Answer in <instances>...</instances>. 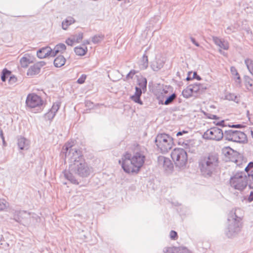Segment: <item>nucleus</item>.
Returning a JSON list of instances; mask_svg holds the SVG:
<instances>
[{"label":"nucleus","instance_id":"423d86ee","mask_svg":"<svg viewBox=\"0 0 253 253\" xmlns=\"http://www.w3.org/2000/svg\"><path fill=\"white\" fill-rule=\"evenodd\" d=\"M155 142L158 148L163 153L168 152L172 148L173 145V138L166 133L158 134Z\"/></svg>","mask_w":253,"mask_h":253},{"label":"nucleus","instance_id":"7ed1b4c3","mask_svg":"<svg viewBox=\"0 0 253 253\" xmlns=\"http://www.w3.org/2000/svg\"><path fill=\"white\" fill-rule=\"evenodd\" d=\"M219 155L216 153H211L199 160V168L201 174L206 177L212 176L218 168Z\"/></svg>","mask_w":253,"mask_h":253},{"label":"nucleus","instance_id":"4d7b16f0","mask_svg":"<svg viewBox=\"0 0 253 253\" xmlns=\"http://www.w3.org/2000/svg\"><path fill=\"white\" fill-rule=\"evenodd\" d=\"M234 31L232 30V27H227V28L225 30V32L228 34H230L231 32H233Z\"/></svg>","mask_w":253,"mask_h":253},{"label":"nucleus","instance_id":"4be33fe9","mask_svg":"<svg viewBox=\"0 0 253 253\" xmlns=\"http://www.w3.org/2000/svg\"><path fill=\"white\" fill-rule=\"evenodd\" d=\"M189 85L191 87L193 93H198L200 92L201 90L206 88V87H204L203 85L200 83H195Z\"/></svg>","mask_w":253,"mask_h":253},{"label":"nucleus","instance_id":"473e14b6","mask_svg":"<svg viewBox=\"0 0 253 253\" xmlns=\"http://www.w3.org/2000/svg\"><path fill=\"white\" fill-rule=\"evenodd\" d=\"M192 141L191 140H185L184 141H182L180 139L178 140V144L179 145L181 144L183 146L185 149L190 148V146L191 144V142Z\"/></svg>","mask_w":253,"mask_h":253},{"label":"nucleus","instance_id":"aec40b11","mask_svg":"<svg viewBox=\"0 0 253 253\" xmlns=\"http://www.w3.org/2000/svg\"><path fill=\"white\" fill-rule=\"evenodd\" d=\"M146 50L145 51V53ZM139 68L141 70H145L148 66V58L146 53H144L139 61Z\"/></svg>","mask_w":253,"mask_h":253},{"label":"nucleus","instance_id":"f8f14e48","mask_svg":"<svg viewBox=\"0 0 253 253\" xmlns=\"http://www.w3.org/2000/svg\"><path fill=\"white\" fill-rule=\"evenodd\" d=\"M245 170L247 172L249 176V188L253 189V162H251L245 167ZM249 202L253 201V191H251L250 194L248 198Z\"/></svg>","mask_w":253,"mask_h":253},{"label":"nucleus","instance_id":"603ef678","mask_svg":"<svg viewBox=\"0 0 253 253\" xmlns=\"http://www.w3.org/2000/svg\"><path fill=\"white\" fill-rule=\"evenodd\" d=\"M192 78L196 79L198 81H200L201 80V77L198 75L197 72H194L193 74Z\"/></svg>","mask_w":253,"mask_h":253},{"label":"nucleus","instance_id":"39448f33","mask_svg":"<svg viewBox=\"0 0 253 253\" xmlns=\"http://www.w3.org/2000/svg\"><path fill=\"white\" fill-rule=\"evenodd\" d=\"M230 184L232 188L240 191L245 189L247 185L249 186V176L246 170L237 172L231 177Z\"/></svg>","mask_w":253,"mask_h":253},{"label":"nucleus","instance_id":"4468645a","mask_svg":"<svg viewBox=\"0 0 253 253\" xmlns=\"http://www.w3.org/2000/svg\"><path fill=\"white\" fill-rule=\"evenodd\" d=\"M165 61L164 59L161 57H156L155 59L152 61L150 64V67L154 71H158L164 66Z\"/></svg>","mask_w":253,"mask_h":253},{"label":"nucleus","instance_id":"338daca9","mask_svg":"<svg viewBox=\"0 0 253 253\" xmlns=\"http://www.w3.org/2000/svg\"><path fill=\"white\" fill-rule=\"evenodd\" d=\"M85 43L86 44H89V42H88V41H87Z\"/></svg>","mask_w":253,"mask_h":253},{"label":"nucleus","instance_id":"5701e85b","mask_svg":"<svg viewBox=\"0 0 253 253\" xmlns=\"http://www.w3.org/2000/svg\"><path fill=\"white\" fill-rule=\"evenodd\" d=\"M87 51V47L77 46L74 48V51L76 54L79 56H83L86 54Z\"/></svg>","mask_w":253,"mask_h":253},{"label":"nucleus","instance_id":"a878e982","mask_svg":"<svg viewBox=\"0 0 253 253\" xmlns=\"http://www.w3.org/2000/svg\"><path fill=\"white\" fill-rule=\"evenodd\" d=\"M225 98L226 100L229 101H233L237 103H238L240 102L239 97L234 93H228L225 96Z\"/></svg>","mask_w":253,"mask_h":253},{"label":"nucleus","instance_id":"de8ad7c7","mask_svg":"<svg viewBox=\"0 0 253 253\" xmlns=\"http://www.w3.org/2000/svg\"><path fill=\"white\" fill-rule=\"evenodd\" d=\"M216 125L218 126H221L222 127H225L228 126V124H227L225 121L222 120L221 121L218 122L216 123Z\"/></svg>","mask_w":253,"mask_h":253},{"label":"nucleus","instance_id":"20e7f679","mask_svg":"<svg viewBox=\"0 0 253 253\" xmlns=\"http://www.w3.org/2000/svg\"><path fill=\"white\" fill-rule=\"evenodd\" d=\"M242 218L231 211L228 217V225L225 230V234L229 238L236 236L241 231L242 228Z\"/></svg>","mask_w":253,"mask_h":253},{"label":"nucleus","instance_id":"7c9ffc66","mask_svg":"<svg viewBox=\"0 0 253 253\" xmlns=\"http://www.w3.org/2000/svg\"><path fill=\"white\" fill-rule=\"evenodd\" d=\"M11 72L7 70V69H4L2 72L1 75V80L2 82H5L6 79L8 78L9 76L10 75Z\"/></svg>","mask_w":253,"mask_h":253},{"label":"nucleus","instance_id":"2eb2a0df","mask_svg":"<svg viewBox=\"0 0 253 253\" xmlns=\"http://www.w3.org/2000/svg\"><path fill=\"white\" fill-rule=\"evenodd\" d=\"M212 40L214 43L220 49L219 51L222 53V50L221 49L224 50H227L229 48V43L227 41H225L223 39H220L217 37H212Z\"/></svg>","mask_w":253,"mask_h":253},{"label":"nucleus","instance_id":"f704fd0d","mask_svg":"<svg viewBox=\"0 0 253 253\" xmlns=\"http://www.w3.org/2000/svg\"><path fill=\"white\" fill-rule=\"evenodd\" d=\"M55 116V114L53 113L50 111H49L47 113L44 114V118L45 120L51 121Z\"/></svg>","mask_w":253,"mask_h":253},{"label":"nucleus","instance_id":"dca6fc26","mask_svg":"<svg viewBox=\"0 0 253 253\" xmlns=\"http://www.w3.org/2000/svg\"><path fill=\"white\" fill-rule=\"evenodd\" d=\"M51 52V48L48 46H46L38 50L37 52V55L39 58L42 59L50 56Z\"/></svg>","mask_w":253,"mask_h":253},{"label":"nucleus","instance_id":"c756f323","mask_svg":"<svg viewBox=\"0 0 253 253\" xmlns=\"http://www.w3.org/2000/svg\"><path fill=\"white\" fill-rule=\"evenodd\" d=\"M104 38V36L102 34L96 35L92 38V42L94 44L100 42Z\"/></svg>","mask_w":253,"mask_h":253},{"label":"nucleus","instance_id":"9d476101","mask_svg":"<svg viewBox=\"0 0 253 253\" xmlns=\"http://www.w3.org/2000/svg\"><path fill=\"white\" fill-rule=\"evenodd\" d=\"M224 137L223 130L217 127H211L208 129L203 134L205 139L219 141Z\"/></svg>","mask_w":253,"mask_h":253},{"label":"nucleus","instance_id":"2f4dec72","mask_svg":"<svg viewBox=\"0 0 253 253\" xmlns=\"http://www.w3.org/2000/svg\"><path fill=\"white\" fill-rule=\"evenodd\" d=\"M20 62L21 66L23 68L27 67L29 64L31 63L30 59L26 57H23L20 59Z\"/></svg>","mask_w":253,"mask_h":253},{"label":"nucleus","instance_id":"09e8293b","mask_svg":"<svg viewBox=\"0 0 253 253\" xmlns=\"http://www.w3.org/2000/svg\"><path fill=\"white\" fill-rule=\"evenodd\" d=\"M205 115L209 119H213V120H217L219 119V117L215 115H213V114H205Z\"/></svg>","mask_w":253,"mask_h":253},{"label":"nucleus","instance_id":"a18cd8bd","mask_svg":"<svg viewBox=\"0 0 253 253\" xmlns=\"http://www.w3.org/2000/svg\"><path fill=\"white\" fill-rule=\"evenodd\" d=\"M169 236L171 239L175 240L177 237V232L175 231L171 230L170 232Z\"/></svg>","mask_w":253,"mask_h":253},{"label":"nucleus","instance_id":"a19ab883","mask_svg":"<svg viewBox=\"0 0 253 253\" xmlns=\"http://www.w3.org/2000/svg\"><path fill=\"white\" fill-rule=\"evenodd\" d=\"M59 108V105L58 104H54L52 107V108L50 109L49 111L52 112L53 113L56 115V112L58 111Z\"/></svg>","mask_w":253,"mask_h":253},{"label":"nucleus","instance_id":"6e6d98bb","mask_svg":"<svg viewBox=\"0 0 253 253\" xmlns=\"http://www.w3.org/2000/svg\"><path fill=\"white\" fill-rule=\"evenodd\" d=\"M188 133L187 131L185 130H182V131H179L176 133L177 136H181L184 134H187Z\"/></svg>","mask_w":253,"mask_h":253},{"label":"nucleus","instance_id":"f03ea898","mask_svg":"<svg viewBox=\"0 0 253 253\" xmlns=\"http://www.w3.org/2000/svg\"><path fill=\"white\" fill-rule=\"evenodd\" d=\"M145 156L140 152H136L133 156L126 153L122 156L119 163L126 173H138L144 165Z\"/></svg>","mask_w":253,"mask_h":253},{"label":"nucleus","instance_id":"c9c22d12","mask_svg":"<svg viewBox=\"0 0 253 253\" xmlns=\"http://www.w3.org/2000/svg\"><path fill=\"white\" fill-rule=\"evenodd\" d=\"M176 248L175 247H166L164 248L163 251L164 253H176Z\"/></svg>","mask_w":253,"mask_h":253},{"label":"nucleus","instance_id":"5fc2aeb1","mask_svg":"<svg viewBox=\"0 0 253 253\" xmlns=\"http://www.w3.org/2000/svg\"><path fill=\"white\" fill-rule=\"evenodd\" d=\"M190 40H191V41L192 42L195 44L196 46L197 47H199L200 46V44H199V43L196 42V41L195 40V39L193 38V37H190Z\"/></svg>","mask_w":253,"mask_h":253},{"label":"nucleus","instance_id":"69168bd1","mask_svg":"<svg viewBox=\"0 0 253 253\" xmlns=\"http://www.w3.org/2000/svg\"><path fill=\"white\" fill-rule=\"evenodd\" d=\"M249 114H250L249 111H247V116H249Z\"/></svg>","mask_w":253,"mask_h":253},{"label":"nucleus","instance_id":"b1692460","mask_svg":"<svg viewBox=\"0 0 253 253\" xmlns=\"http://www.w3.org/2000/svg\"><path fill=\"white\" fill-rule=\"evenodd\" d=\"M138 85H139L138 87H140L143 90V92H144L146 91L147 88V81L145 78H141L138 80Z\"/></svg>","mask_w":253,"mask_h":253},{"label":"nucleus","instance_id":"58836bf2","mask_svg":"<svg viewBox=\"0 0 253 253\" xmlns=\"http://www.w3.org/2000/svg\"><path fill=\"white\" fill-rule=\"evenodd\" d=\"M8 206V203L3 199L0 198V211H3Z\"/></svg>","mask_w":253,"mask_h":253},{"label":"nucleus","instance_id":"13d9d810","mask_svg":"<svg viewBox=\"0 0 253 253\" xmlns=\"http://www.w3.org/2000/svg\"><path fill=\"white\" fill-rule=\"evenodd\" d=\"M17 79L14 76L10 77L9 80V82L11 83H14L16 82Z\"/></svg>","mask_w":253,"mask_h":253},{"label":"nucleus","instance_id":"052dcab7","mask_svg":"<svg viewBox=\"0 0 253 253\" xmlns=\"http://www.w3.org/2000/svg\"><path fill=\"white\" fill-rule=\"evenodd\" d=\"M192 74V72H188V76L186 78V80L187 81H190V80H192V79H193L194 78H192V77H191V75Z\"/></svg>","mask_w":253,"mask_h":253},{"label":"nucleus","instance_id":"3c124183","mask_svg":"<svg viewBox=\"0 0 253 253\" xmlns=\"http://www.w3.org/2000/svg\"><path fill=\"white\" fill-rule=\"evenodd\" d=\"M56 49H56L55 46L54 47V48L53 50L51 49V54H50V56L54 57L55 55H56L59 52H61L59 50H56Z\"/></svg>","mask_w":253,"mask_h":253},{"label":"nucleus","instance_id":"9b49d317","mask_svg":"<svg viewBox=\"0 0 253 253\" xmlns=\"http://www.w3.org/2000/svg\"><path fill=\"white\" fill-rule=\"evenodd\" d=\"M13 219L17 222L25 225L28 224L31 220V214L26 211H15Z\"/></svg>","mask_w":253,"mask_h":253},{"label":"nucleus","instance_id":"a211bd4d","mask_svg":"<svg viewBox=\"0 0 253 253\" xmlns=\"http://www.w3.org/2000/svg\"><path fill=\"white\" fill-rule=\"evenodd\" d=\"M17 145L21 150H27L29 146V141L24 137H20L18 139Z\"/></svg>","mask_w":253,"mask_h":253},{"label":"nucleus","instance_id":"bf43d9fd","mask_svg":"<svg viewBox=\"0 0 253 253\" xmlns=\"http://www.w3.org/2000/svg\"><path fill=\"white\" fill-rule=\"evenodd\" d=\"M85 106L87 107H92L93 106V103L90 101H87L85 102Z\"/></svg>","mask_w":253,"mask_h":253},{"label":"nucleus","instance_id":"c03bdc74","mask_svg":"<svg viewBox=\"0 0 253 253\" xmlns=\"http://www.w3.org/2000/svg\"><path fill=\"white\" fill-rule=\"evenodd\" d=\"M136 72L134 70H131L126 75V79H132L133 76L135 74Z\"/></svg>","mask_w":253,"mask_h":253},{"label":"nucleus","instance_id":"cd10ccee","mask_svg":"<svg viewBox=\"0 0 253 253\" xmlns=\"http://www.w3.org/2000/svg\"><path fill=\"white\" fill-rule=\"evenodd\" d=\"M182 94L183 97L186 98H188L192 95L193 92L190 85L182 91Z\"/></svg>","mask_w":253,"mask_h":253},{"label":"nucleus","instance_id":"e2e57ef3","mask_svg":"<svg viewBox=\"0 0 253 253\" xmlns=\"http://www.w3.org/2000/svg\"><path fill=\"white\" fill-rule=\"evenodd\" d=\"M251 136H252V138H253V130L251 131Z\"/></svg>","mask_w":253,"mask_h":253},{"label":"nucleus","instance_id":"f3484780","mask_svg":"<svg viewBox=\"0 0 253 253\" xmlns=\"http://www.w3.org/2000/svg\"><path fill=\"white\" fill-rule=\"evenodd\" d=\"M44 64L42 62L40 63V65L39 64H36L32 66L28 69L27 72L28 75L34 76L39 74L41 70V66H43Z\"/></svg>","mask_w":253,"mask_h":253},{"label":"nucleus","instance_id":"0e129e2a","mask_svg":"<svg viewBox=\"0 0 253 253\" xmlns=\"http://www.w3.org/2000/svg\"><path fill=\"white\" fill-rule=\"evenodd\" d=\"M2 140V142H3V145H5V144H6V142H5V141L4 140V139L3 140Z\"/></svg>","mask_w":253,"mask_h":253},{"label":"nucleus","instance_id":"864d4df0","mask_svg":"<svg viewBox=\"0 0 253 253\" xmlns=\"http://www.w3.org/2000/svg\"><path fill=\"white\" fill-rule=\"evenodd\" d=\"M228 126L229 127H233V128H242L244 126L241 124H237V125H228Z\"/></svg>","mask_w":253,"mask_h":253},{"label":"nucleus","instance_id":"49530a36","mask_svg":"<svg viewBox=\"0 0 253 253\" xmlns=\"http://www.w3.org/2000/svg\"><path fill=\"white\" fill-rule=\"evenodd\" d=\"M135 91L134 95H138V96H141L143 90L141 89H140V87H138V86H136L135 87Z\"/></svg>","mask_w":253,"mask_h":253},{"label":"nucleus","instance_id":"4c0bfd02","mask_svg":"<svg viewBox=\"0 0 253 253\" xmlns=\"http://www.w3.org/2000/svg\"><path fill=\"white\" fill-rule=\"evenodd\" d=\"M140 97L141 96H140L135 95L134 94V95H132L130 97V98L134 102L137 103H138L139 104H140V105H142L143 104V102L140 99Z\"/></svg>","mask_w":253,"mask_h":253},{"label":"nucleus","instance_id":"1a4fd4ad","mask_svg":"<svg viewBox=\"0 0 253 253\" xmlns=\"http://www.w3.org/2000/svg\"><path fill=\"white\" fill-rule=\"evenodd\" d=\"M26 104L28 107L30 108H36L37 112H40L42 111V106L43 104V101L41 97L39 95L32 93L28 95Z\"/></svg>","mask_w":253,"mask_h":253},{"label":"nucleus","instance_id":"680f3d73","mask_svg":"<svg viewBox=\"0 0 253 253\" xmlns=\"http://www.w3.org/2000/svg\"><path fill=\"white\" fill-rule=\"evenodd\" d=\"M0 138H1L2 140H3L4 139V136H3V132H2V130L1 129L0 130Z\"/></svg>","mask_w":253,"mask_h":253},{"label":"nucleus","instance_id":"412c9836","mask_svg":"<svg viewBox=\"0 0 253 253\" xmlns=\"http://www.w3.org/2000/svg\"><path fill=\"white\" fill-rule=\"evenodd\" d=\"M66 59L62 55H58L54 60V65L56 67H61L65 63Z\"/></svg>","mask_w":253,"mask_h":253},{"label":"nucleus","instance_id":"ea45409f","mask_svg":"<svg viewBox=\"0 0 253 253\" xmlns=\"http://www.w3.org/2000/svg\"><path fill=\"white\" fill-rule=\"evenodd\" d=\"M56 50H59L61 52L64 51L66 49V45L64 43H59L56 46Z\"/></svg>","mask_w":253,"mask_h":253},{"label":"nucleus","instance_id":"0eeeda50","mask_svg":"<svg viewBox=\"0 0 253 253\" xmlns=\"http://www.w3.org/2000/svg\"><path fill=\"white\" fill-rule=\"evenodd\" d=\"M171 157L176 167L181 169L186 167L187 154L184 149L175 148L171 153Z\"/></svg>","mask_w":253,"mask_h":253},{"label":"nucleus","instance_id":"37998d69","mask_svg":"<svg viewBox=\"0 0 253 253\" xmlns=\"http://www.w3.org/2000/svg\"><path fill=\"white\" fill-rule=\"evenodd\" d=\"M86 75H82L78 79L77 83L80 84H83L86 79Z\"/></svg>","mask_w":253,"mask_h":253},{"label":"nucleus","instance_id":"72a5a7b5","mask_svg":"<svg viewBox=\"0 0 253 253\" xmlns=\"http://www.w3.org/2000/svg\"><path fill=\"white\" fill-rule=\"evenodd\" d=\"M74 38V40L76 42L79 43L83 38V33L80 32L77 35L72 36Z\"/></svg>","mask_w":253,"mask_h":253},{"label":"nucleus","instance_id":"6ab92c4d","mask_svg":"<svg viewBox=\"0 0 253 253\" xmlns=\"http://www.w3.org/2000/svg\"><path fill=\"white\" fill-rule=\"evenodd\" d=\"M75 19L72 16H68L62 22V28L64 30H67L68 27L72 24L75 23Z\"/></svg>","mask_w":253,"mask_h":253},{"label":"nucleus","instance_id":"6e6552de","mask_svg":"<svg viewBox=\"0 0 253 253\" xmlns=\"http://www.w3.org/2000/svg\"><path fill=\"white\" fill-rule=\"evenodd\" d=\"M224 131V137L228 141L243 143L247 140L246 134L242 131L232 129H226Z\"/></svg>","mask_w":253,"mask_h":253},{"label":"nucleus","instance_id":"ddd939ff","mask_svg":"<svg viewBox=\"0 0 253 253\" xmlns=\"http://www.w3.org/2000/svg\"><path fill=\"white\" fill-rule=\"evenodd\" d=\"M158 165L163 167L166 170H171L173 168V165L169 159L164 156H160L158 157Z\"/></svg>","mask_w":253,"mask_h":253},{"label":"nucleus","instance_id":"774afa93","mask_svg":"<svg viewBox=\"0 0 253 253\" xmlns=\"http://www.w3.org/2000/svg\"><path fill=\"white\" fill-rule=\"evenodd\" d=\"M235 211H237V210H235ZM235 212L236 213V212Z\"/></svg>","mask_w":253,"mask_h":253},{"label":"nucleus","instance_id":"c85d7f7f","mask_svg":"<svg viewBox=\"0 0 253 253\" xmlns=\"http://www.w3.org/2000/svg\"><path fill=\"white\" fill-rule=\"evenodd\" d=\"M176 98V94L175 93H172L170 95L167 97L164 103H162V104L166 105H169L171 104Z\"/></svg>","mask_w":253,"mask_h":253},{"label":"nucleus","instance_id":"79ce46f5","mask_svg":"<svg viewBox=\"0 0 253 253\" xmlns=\"http://www.w3.org/2000/svg\"><path fill=\"white\" fill-rule=\"evenodd\" d=\"M75 42H76L74 40V38L72 37V36L66 40V44L70 46H72Z\"/></svg>","mask_w":253,"mask_h":253},{"label":"nucleus","instance_id":"393cba45","mask_svg":"<svg viewBox=\"0 0 253 253\" xmlns=\"http://www.w3.org/2000/svg\"><path fill=\"white\" fill-rule=\"evenodd\" d=\"M230 71L232 75L234 77L236 82L240 84L241 82V78L236 68L232 66L230 68Z\"/></svg>","mask_w":253,"mask_h":253},{"label":"nucleus","instance_id":"8fccbe9b","mask_svg":"<svg viewBox=\"0 0 253 253\" xmlns=\"http://www.w3.org/2000/svg\"><path fill=\"white\" fill-rule=\"evenodd\" d=\"M253 81L250 78H248L247 79H246V81H245V84H246V85L248 87H252L253 86Z\"/></svg>","mask_w":253,"mask_h":253},{"label":"nucleus","instance_id":"f257e3e1","mask_svg":"<svg viewBox=\"0 0 253 253\" xmlns=\"http://www.w3.org/2000/svg\"><path fill=\"white\" fill-rule=\"evenodd\" d=\"M62 153L68 159L69 164L68 170L63 171L64 176L71 183L79 184L80 180L77 176L85 178L93 172L92 168L85 162L82 151L74 147L71 143L65 144Z\"/></svg>","mask_w":253,"mask_h":253},{"label":"nucleus","instance_id":"e433bc0d","mask_svg":"<svg viewBox=\"0 0 253 253\" xmlns=\"http://www.w3.org/2000/svg\"><path fill=\"white\" fill-rule=\"evenodd\" d=\"M176 249V253H191L187 248L184 247H178Z\"/></svg>","mask_w":253,"mask_h":253},{"label":"nucleus","instance_id":"bb28decb","mask_svg":"<svg viewBox=\"0 0 253 253\" xmlns=\"http://www.w3.org/2000/svg\"><path fill=\"white\" fill-rule=\"evenodd\" d=\"M246 64L250 73L253 75V61L250 58H247L245 60Z\"/></svg>","mask_w":253,"mask_h":253}]
</instances>
